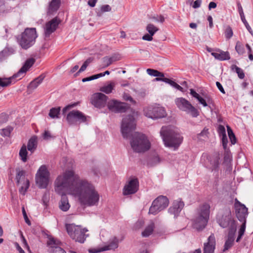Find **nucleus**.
I'll return each mask as SVG.
<instances>
[{
    "label": "nucleus",
    "instance_id": "nucleus-24",
    "mask_svg": "<svg viewBox=\"0 0 253 253\" xmlns=\"http://www.w3.org/2000/svg\"><path fill=\"white\" fill-rule=\"evenodd\" d=\"M155 81H163L164 82L167 84H169L171 86H173V87L176 88L177 89L181 91H183V88L180 86L179 84H178L177 83L174 82V81L166 78H156L154 79Z\"/></svg>",
    "mask_w": 253,
    "mask_h": 253
},
{
    "label": "nucleus",
    "instance_id": "nucleus-7",
    "mask_svg": "<svg viewBox=\"0 0 253 253\" xmlns=\"http://www.w3.org/2000/svg\"><path fill=\"white\" fill-rule=\"evenodd\" d=\"M38 37L36 28H26L18 40V43L21 47L27 49L33 46Z\"/></svg>",
    "mask_w": 253,
    "mask_h": 253
},
{
    "label": "nucleus",
    "instance_id": "nucleus-37",
    "mask_svg": "<svg viewBox=\"0 0 253 253\" xmlns=\"http://www.w3.org/2000/svg\"><path fill=\"white\" fill-rule=\"evenodd\" d=\"M60 242L56 239L54 238L53 237H48L47 244L51 247L55 248V249L56 247H58L57 246H58Z\"/></svg>",
    "mask_w": 253,
    "mask_h": 253
},
{
    "label": "nucleus",
    "instance_id": "nucleus-43",
    "mask_svg": "<svg viewBox=\"0 0 253 253\" xmlns=\"http://www.w3.org/2000/svg\"><path fill=\"white\" fill-rule=\"evenodd\" d=\"M208 129L204 128L200 133L198 134V138L201 140H205L208 137Z\"/></svg>",
    "mask_w": 253,
    "mask_h": 253
},
{
    "label": "nucleus",
    "instance_id": "nucleus-2",
    "mask_svg": "<svg viewBox=\"0 0 253 253\" xmlns=\"http://www.w3.org/2000/svg\"><path fill=\"white\" fill-rule=\"evenodd\" d=\"M135 128L136 122L133 115L123 118L121 125L123 136L128 138L131 136L130 143L133 150L137 153L144 152L150 148V142L144 134L133 132Z\"/></svg>",
    "mask_w": 253,
    "mask_h": 253
},
{
    "label": "nucleus",
    "instance_id": "nucleus-29",
    "mask_svg": "<svg viewBox=\"0 0 253 253\" xmlns=\"http://www.w3.org/2000/svg\"><path fill=\"white\" fill-rule=\"evenodd\" d=\"M60 0H52L49 4L48 13H52L56 11L59 7Z\"/></svg>",
    "mask_w": 253,
    "mask_h": 253
},
{
    "label": "nucleus",
    "instance_id": "nucleus-10",
    "mask_svg": "<svg viewBox=\"0 0 253 253\" xmlns=\"http://www.w3.org/2000/svg\"><path fill=\"white\" fill-rule=\"evenodd\" d=\"M174 102L177 107L180 110L186 112L194 118L199 116V113L197 109L185 98L183 97L176 98Z\"/></svg>",
    "mask_w": 253,
    "mask_h": 253
},
{
    "label": "nucleus",
    "instance_id": "nucleus-59",
    "mask_svg": "<svg viewBox=\"0 0 253 253\" xmlns=\"http://www.w3.org/2000/svg\"><path fill=\"white\" fill-rule=\"evenodd\" d=\"M237 4H238V11H239L240 17H242L245 16L244 12H243V8H242L241 4L239 2H238Z\"/></svg>",
    "mask_w": 253,
    "mask_h": 253
},
{
    "label": "nucleus",
    "instance_id": "nucleus-39",
    "mask_svg": "<svg viewBox=\"0 0 253 253\" xmlns=\"http://www.w3.org/2000/svg\"><path fill=\"white\" fill-rule=\"evenodd\" d=\"M231 68L233 71H234L236 72V73L238 74V77L240 79H243L244 78L245 74L243 70L241 68L235 65H232Z\"/></svg>",
    "mask_w": 253,
    "mask_h": 253
},
{
    "label": "nucleus",
    "instance_id": "nucleus-62",
    "mask_svg": "<svg viewBox=\"0 0 253 253\" xmlns=\"http://www.w3.org/2000/svg\"><path fill=\"white\" fill-rule=\"evenodd\" d=\"M15 247L19 252V253H25L24 250L21 248L19 245L17 243L14 244Z\"/></svg>",
    "mask_w": 253,
    "mask_h": 253
},
{
    "label": "nucleus",
    "instance_id": "nucleus-16",
    "mask_svg": "<svg viewBox=\"0 0 253 253\" xmlns=\"http://www.w3.org/2000/svg\"><path fill=\"white\" fill-rule=\"evenodd\" d=\"M91 100L92 104L94 106L101 108L106 105L108 97L102 93L97 92L92 95Z\"/></svg>",
    "mask_w": 253,
    "mask_h": 253
},
{
    "label": "nucleus",
    "instance_id": "nucleus-48",
    "mask_svg": "<svg viewBox=\"0 0 253 253\" xmlns=\"http://www.w3.org/2000/svg\"><path fill=\"white\" fill-rule=\"evenodd\" d=\"M241 19L242 21L243 22V23L244 24L245 26H246L247 29L249 32V33L252 35H253V30H252L251 27L249 25V24L247 22V21H246V20L245 19V16L242 17H241Z\"/></svg>",
    "mask_w": 253,
    "mask_h": 253
},
{
    "label": "nucleus",
    "instance_id": "nucleus-56",
    "mask_svg": "<svg viewBox=\"0 0 253 253\" xmlns=\"http://www.w3.org/2000/svg\"><path fill=\"white\" fill-rule=\"evenodd\" d=\"M152 36H153V35H151L150 34H147L144 35L142 37V39L145 41H151L153 40Z\"/></svg>",
    "mask_w": 253,
    "mask_h": 253
},
{
    "label": "nucleus",
    "instance_id": "nucleus-61",
    "mask_svg": "<svg viewBox=\"0 0 253 253\" xmlns=\"http://www.w3.org/2000/svg\"><path fill=\"white\" fill-rule=\"evenodd\" d=\"M216 85L217 87V88H218V89L222 93H225V92L224 91V89L223 88V87H222V85L221 84L218 82H216Z\"/></svg>",
    "mask_w": 253,
    "mask_h": 253
},
{
    "label": "nucleus",
    "instance_id": "nucleus-44",
    "mask_svg": "<svg viewBox=\"0 0 253 253\" xmlns=\"http://www.w3.org/2000/svg\"><path fill=\"white\" fill-rule=\"evenodd\" d=\"M13 128L11 127L8 126L5 128H3L1 130L0 132V134L2 136H9L11 132L12 131Z\"/></svg>",
    "mask_w": 253,
    "mask_h": 253
},
{
    "label": "nucleus",
    "instance_id": "nucleus-1",
    "mask_svg": "<svg viewBox=\"0 0 253 253\" xmlns=\"http://www.w3.org/2000/svg\"><path fill=\"white\" fill-rule=\"evenodd\" d=\"M54 189L62 196L59 207L64 211L70 207L66 194L74 197L84 207L97 206L99 201V194L94 185L73 169L66 170L58 176L54 182Z\"/></svg>",
    "mask_w": 253,
    "mask_h": 253
},
{
    "label": "nucleus",
    "instance_id": "nucleus-40",
    "mask_svg": "<svg viewBox=\"0 0 253 253\" xmlns=\"http://www.w3.org/2000/svg\"><path fill=\"white\" fill-rule=\"evenodd\" d=\"M146 30L149 34L153 36L159 30V29L152 24H148L146 27Z\"/></svg>",
    "mask_w": 253,
    "mask_h": 253
},
{
    "label": "nucleus",
    "instance_id": "nucleus-63",
    "mask_svg": "<svg viewBox=\"0 0 253 253\" xmlns=\"http://www.w3.org/2000/svg\"><path fill=\"white\" fill-rule=\"evenodd\" d=\"M54 253H66L65 251L60 247H56Z\"/></svg>",
    "mask_w": 253,
    "mask_h": 253
},
{
    "label": "nucleus",
    "instance_id": "nucleus-18",
    "mask_svg": "<svg viewBox=\"0 0 253 253\" xmlns=\"http://www.w3.org/2000/svg\"><path fill=\"white\" fill-rule=\"evenodd\" d=\"M60 20L57 18H54L50 21L47 22L44 27V34L46 37H48L50 35L54 32L57 29Z\"/></svg>",
    "mask_w": 253,
    "mask_h": 253
},
{
    "label": "nucleus",
    "instance_id": "nucleus-26",
    "mask_svg": "<svg viewBox=\"0 0 253 253\" xmlns=\"http://www.w3.org/2000/svg\"><path fill=\"white\" fill-rule=\"evenodd\" d=\"M190 94L194 98L197 99L199 102L204 107L208 106L206 100L201 97L198 93H197L193 89H190Z\"/></svg>",
    "mask_w": 253,
    "mask_h": 253
},
{
    "label": "nucleus",
    "instance_id": "nucleus-52",
    "mask_svg": "<svg viewBox=\"0 0 253 253\" xmlns=\"http://www.w3.org/2000/svg\"><path fill=\"white\" fill-rule=\"evenodd\" d=\"M218 131L220 136L226 135L225 127L223 126L220 125L219 126Z\"/></svg>",
    "mask_w": 253,
    "mask_h": 253
},
{
    "label": "nucleus",
    "instance_id": "nucleus-21",
    "mask_svg": "<svg viewBox=\"0 0 253 253\" xmlns=\"http://www.w3.org/2000/svg\"><path fill=\"white\" fill-rule=\"evenodd\" d=\"M127 108L128 106L126 104L112 100V112H123L126 111Z\"/></svg>",
    "mask_w": 253,
    "mask_h": 253
},
{
    "label": "nucleus",
    "instance_id": "nucleus-9",
    "mask_svg": "<svg viewBox=\"0 0 253 253\" xmlns=\"http://www.w3.org/2000/svg\"><path fill=\"white\" fill-rule=\"evenodd\" d=\"M50 172L45 165L41 166L35 176L36 183L40 188H46L50 181Z\"/></svg>",
    "mask_w": 253,
    "mask_h": 253
},
{
    "label": "nucleus",
    "instance_id": "nucleus-4",
    "mask_svg": "<svg viewBox=\"0 0 253 253\" xmlns=\"http://www.w3.org/2000/svg\"><path fill=\"white\" fill-rule=\"evenodd\" d=\"M210 208L208 203L201 205L197 208L193 223V227L196 230H202L206 226L209 219Z\"/></svg>",
    "mask_w": 253,
    "mask_h": 253
},
{
    "label": "nucleus",
    "instance_id": "nucleus-41",
    "mask_svg": "<svg viewBox=\"0 0 253 253\" xmlns=\"http://www.w3.org/2000/svg\"><path fill=\"white\" fill-rule=\"evenodd\" d=\"M109 250V246H104L102 248L97 247L92 248L88 250V252L90 253H98L101 252H103L106 250Z\"/></svg>",
    "mask_w": 253,
    "mask_h": 253
},
{
    "label": "nucleus",
    "instance_id": "nucleus-38",
    "mask_svg": "<svg viewBox=\"0 0 253 253\" xmlns=\"http://www.w3.org/2000/svg\"><path fill=\"white\" fill-rule=\"evenodd\" d=\"M246 221H244V222H243L242 224L241 225L239 231H238V236L236 239V242H238L240 241L241 239L242 238V236L244 235L245 230H246Z\"/></svg>",
    "mask_w": 253,
    "mask_h": 253
},
{
    "label": "nucleus",
    "instance_id": "nucleus-36",
    "mask_svg": "<svg viewBox=\"0 0 253 253\" xmlns=\"http://www.w3.org/2000/svg\"><path fill=\"white\" fill-rule=\"evenodd\" d=\"M235 50L239 55H243L245 53V49L243 44L239 41L236 42Z\"/></svg>",
    "mask_w": 253,
    "mask_h": 253
},
{
    "label": "nucleus",
    "instance_id": "nucleus-31",
    "mask_svg": "<svg viewBox=\"0 0 253 253\" xmlns=\"http://www.w3.org/2000/svg\"><path fill=\"white\" fill-rule=\"evenodd\" d=\"M27 154L26 146L25 145H23L21 147L19 153L20 159L23 162H26L27 161Z\"/></svg>",
    "mask_w": 253,
    "mask_h": 253
},
{
    "label": "nucleus",
    "instance_id": "nucleus-51",
    "mask_svg": "<svg viewBox=\"0 0 253 253\" xmlns=\"http://www.w3.org/2000/svg\"><path fill=\"white\" fill-rule=\"evenodd\" d=\"M121 58L122 57L120 54L119 53H114L112 55V62L120 60Z\"/></svg>",
    "mask_w": 253,
    "mask_h": 253
},
{
    "label": "nucleus",
    "instance_id": "nucleus-5",
    "mask_svg": "<svg viewBox=\"0 0 253 253\" xmlns=\"http://www.w3.org/2000/svg\"><path fill=\"white\" fill-rule=\"evenodd\" d=\"M35 61L34 59L29 58L25 61L24 65L21 68L19 71L12 77L8 78H2L0 77V86L6 87L11 84L13 82L15 83V81H14V79L17 78H18V80L21 79L32 66Z\"/></svg>",
    "mask_w": 253,
    "mask_h": 253
},
{
    "label": "nucleus",
    "instance_id": "nucleus-12",
    "mask_svg": "<svg viewBox=\"0 0 253 253\" xmlns=\"http://www.w3.org/2000/svg\"><path fill=\"white\" fill-rule=\"evenodd\" d=\"M16 182L19 187V192L24 195L30 186L29 180L26 177V171L20 169L16 170Z\"/></svg>",
    "mask_w": 253,
    "mask_h": 253
},
{
    "label": "nucleus",
    "instance_id": "nucleus-28",
    "mask_svg": "<svg viewBox=\"0 0 253 253\" xmlns=\"http://www.w3.org/2000/svg\"><path fill=\"white\" fill-rule=\"evenodd\" d=\"M161 161V158L157 154L151 156L148 160V165L151 167L159 164Z\"/></svg>",
    "mask_w": 253,
    "mask_h": 253
},
{
    "label": "nucleus",
    "instance_id": "nucleus-58",
    "mask_svg": "<svg viewBox=\"0 0 253 253\" xmlns=\"http://www.w3.org/2000/svg\"><path fill=\"white\" fill-rule=\"evenodd\" d=\"M202 3V0H196L194 1L193 4L192 5V7L194 8H197L200 7Z\"/></svg>",
    "mask_w": 253,
    "mask_h": 253
},
{
    "label": "nucleus",
    "instance_id": "nucleus-13",
    "mask_svg": "<svg viewBox=\"0 0 253 253\" xmlns=\"http://www.w3.org/2000/svg\"><path fill=\"white\" fill-rule=\"evenodd\" d=\"M66 120L69 125H76L85 122L86 117L82 112L74 110L70 111L66 115Z\"/></svg>",
    "mask_w": 253,
    "mask_h": 253
},
{
    "label": "nucleus",
    "instance_id": "nucleus-15",
    "mask_svg": "<svg viewBox=\"0 0 253 253\" xmlns=\"http://www.w3.org/2000/svg\"><path fill=\"white\" fill-rule=\"evenodd\" d=\"M139 182L137 178H132L128 180L123 189V194L129 195L135 193L138 190Z\"/></svg>",
    "mask_w": 253,
    "mask_h": 253
},
{
    "label": "nucleus",
    "instance_id": "nucleus-8",
    "mask_svg": "<svg viewBox=\"0 0 253 253\" xmlns=\"http://www.w3.org/2000/svg\"><path fill=\"white\" fill-rule=\"evenodd\" d=\"M66 228L68 234L73 240L81 243L84 242L87 236V235L85 234L88 231L87 229L73 223L66 224Z\"/></svg>",
    "mask_w": 253,
    "mask_h": 253
},
{
    "label": "nucleus",
    "instance_id": "nucleus-60",
    "mask_svg": "<svg viewBox=\"0 0 253 253\" xmlns=\"http://www.w3.org/2000/svg\"><path fill=\"white\" fill-rule=\"evenodd\" d=\"M110 10V6L109 5H103L101 7V11L102 12L108 11Z\"/></svg>",
    "mask_w": 253,
    "mask_h": 253
},
{
    "label": "nucleus",
    "instance_id": "nucleus-34",
    "mask_svg": "<svg viewBox=\"0 0 253 253\" xmlns=\"http://www.w3.org/2000/svg\"><path fill=\"white\" fill-rule=\"evenodd\" d=\"M219 158L218 156L212 157L211 158L210 163L211 166L210 168L212 170L218 168L219 165Z\"/></svg>",
    "mask_w": 253,
    "mask_h": 253
},
{
    "label": "nucleus",
    "instance_id": "nucleus-20",
    "mask_svg": "<svg viewBox=\"0 0 253 253\" xmlns=\"http://www.w3.org/2000/svg\"><path fill=\"white\" fill-rule=\"evenodd\" d=\"M215 244V237L213 234H211L208 239V242L204 244V253H213Z\"/></svg>",
    "mask_w": 253,
    "mask_h": 253
},
{
    "label": "nucleus",
    "instance_id": "nucleus-46",
    "mask_svg": "<svg viewBox=\"0 0 253 253\" xmlns=\"http://www.w3.org/2000/svg\"><path fill=\"white\" fill-rule=\"evenodd\" d=\"M233 33L231 28L229 26H228L226 28L225 31V38L227 39H230L233 36Z\"/></svg>",
    "mask_w": 253,
    "mask_h": 253
},
{
    "label": "nucleus",
    "instance_id": "nucleus-49",
    "mask_svg": "<svg viewBox=\"0 0 253 253\" xmlns=\"http://www.w3.org/2000/svg\"><path fill=\"white\" fill-rule=\"evenodd\" d=\"M120 240L116 237H114L112 239V250H115L118 247Z\"/></svg>",
    "mask_w": 253,
    "mask_h": 253
},
{
    "label": "nucleus",
    "instance_id": "nucleus-35",
    "mask_svg": "<svg viewBox=\"0 0 253 253\" xmlns=\"http://www.w3.org/2000/svg\"><path fill=\"white\" fill-rule=\"evenodd\" d=\"M60 110L59 107L51 108L49 113V116L52 119L58 118Z\"/></svg>",
    "mask_w": 253,
    "mask_h": 253
},
{
    "label": "nucleus",
    "instance_id": "nucleus-53",
    "mask_svg": "<svg viewBox=\"0 0 253 253\" xmlns=\"http://www.w3.org/2000/svg\"><path fill=\"white\" fill-rule=\"evenodd\" d=\"M42 137L44 139L48 140L52 138V136L49 131L45 130L43 133L42 134Z\"/></svg>",
    "mask_w": 253,
    "mask_h": 253
},
{
    "label": "nucleus",
    "instance_id": "nucleus-42",
    "mask_svg": "<svg viewBox=\"0 0 253 253\" xmlns=\"http://www.w3.org/2000/svg\"><path fill=\"white\" fill-rule=\"evenodd\" d=\"M227 132L229 137L230 139L231 142L232 144H234L236 142V139L234 134L231 128L228 126H227Z\"/></svg>",
    "mask_w": 253,
    "mask_h": 253
},
{
    "label": "nucleus",
    "instance_id": "nucleus-6",
    "mask_svg": "<svg viewBox=\"0 0 253 253\" xmlns=\"http://www.w3.org/2000/svg\"><path fill=\"white\" fill-rule=\"evenodd\" d=\"M217 222L222 228H228L229 231H236L237 225L229 209L221 210L216 217Z\"/></svg>",
    "mask_w": 253,
    "mask_h": 253
},
{
    "label": "nucleus",
    "instance_id": "nucleus-55",
    "mask_svg": "<svg viewBox=\"0 0 253 253\" xmlns=\"http://www.w3.org/2000/svg\"><path fill=\"white\" fill-rule=\"evenodd\" d=\"M121 1L122 0H113V7L115 9L117 10L118 7L122 6Z\"/></svg>",
    "mask_w": 253,
    "mask_h": 253
},
{
    "label": "nucleus",
    "instance_id": "nucleus-64",
    "mask_svg": "<svg viewBox=\"0 0 253 253\" xmlns=\"http://www.w3.org/2000/svg\"><path fill=\"white\" fill-rule=\"evenodd\" d=\"M144 224V222L142 220L137 221L135 224V228L139 229L141 228Z\"/></svg>",
    "mask_w": 253,
    "mask_h": 253
},
{
    "label": "nucleus",
    "instance_id": "nucleus-32",
    "mask_svg": "<svg viewBox=\"0 0 253 253\" xmlns=\"http://www.w3.org/2000/svg\"><path fill=\"white\" fill-rule=\"evenodd\" d=\"M154 227V223H151L145 228V230L142 232V236L144 237H147L150 235L153 231Z\"/></svg>",
    "mask_w": 253,
    "mask_h": 253
},
{
    "label": "nucleus",
    "instance_id": "nucleus-3",
    "mask_svg": "<svg viewBox=\"0 0 253 253\" xmlns=\"http://www.w3.org/2000/svg\"><path fill=\"white\" fill-rule=\"evenodd\" d=\"M160 134L165 146L174 150L178 149L183 141V137L172 126H162Z\"/></svg>",
    "mask_w": 253,
    "mask_h": 253
},
{
    "label": "nucleus",
    "instance_id": "nucleus-25",
    "mask_svg": "<svg viewBox=\"0 0 253 253\" xmlns=\"http://www.w3.org/2000/svg\"><path fill=\"white\" fill-rule=\"evenodd\" d=\"M38 143V138L36 136H33L29 140L27 148L29 151L33 153L36 149Z\"/></svg>",
    "mask_w": 253,
    "mask_h": 253
},
{
    "label": "nucleus",
    "instance_id": "nucleus-30",
    "mask_svg": "<svg viewBox=\"0 0 253 253\" xmlns=\"http://www.w3.org/2000/svg\"><path fill=\"white\" fill-rule=\"evenodd\" d=\"M45 76L43 75H40L39 77L33 81L30 84V86L33 89L37 87L42 82Z\"/></svg>",
    "mask_w": 253,
    "mask_h": 253
},
{
    "label": "nucleus",
    "instance_id": "nucleus-17",
    "mask_svg": "<svg viewBox=\"0 0 253 253\" xmlns=\"http://www.w3.org/2000/svg\"><path fill=\"white\" fill-rule=\"evenodd\" d=\"M235 211L237 217L239 220L244 222L248 215V209L246 206L239 201L235 203Z\"/></svg>",
    "mask_w": 253,
    "mask_h": 253
},
{
    "label": "nucleus",
    "instance_id": "nucleus-54",
    "mask_svg": "<svg viewBox=\"0 0 253 253\" xmlns=\"http://www.w3.org/2000/svg\"><path fill=\"white\" fill-rule=\"evenodd\" d=\"M123 98L125 100L129 101V102H132V103L135 102V101L133 100V98L128 94L124 93L123 95Z\"/></svg>",
    "mask_w": 253,
    "mask_h": 253
},
{
    "label": "nucleus",
    "instance_id": "nucleus-27",
    "mask_svg": "<svg viewBox=\"0 0 253 253\" xmlns=\"http://www.w3.org/2000/svg\"><path fill=\"white\" fill-rule=\"evenodd\" d=\"M110 73L109 71H106L105 72H103V73H100L99 74L94 75H92V76L88 77L83 78L82 79V82H85L90 81H92L93 80L97 79L99 78L105 76L106 75H110Z\"/></svg>",
    "mask_w": 253,
    "mask_h": 253
},
{
    "label": "nucleus",
    "instance_id": "nucleus-50",
    "mask_svg": "<svg viewBox=\"0 0 253 253\" xmlns=\"http://www.w3.org/2000/svg\"><path fill=\"white\" fill-rule=\"evenodd\" d=\"M221 139H222V145L223 147V148L224 150H226L227 147V143H228V139L226 135H223L221 136Z\"/></svg>",
    "mask_w": 253,
    "mask_h": 253
},
{
    "label": "nucleus",
    "instance_id": "nucleus-57",
    "mask_svg": "<svg viewBox=\"0 0 253 253\" xmlns=\"http://www.w3.org/2000/svg\"><path fill=\"white\" fill-rule=\"evenodd\" d=\"M22 213H23V216H24L25 222L28 225H30L31 224L30 221V220H29V219L28 218V216L27 215V214H26V211H25V210L24 209V208H22Z\"/></svg>",
    "mask_w": 253,
    "mask_h": 253
},
{
    "label": "nucleus",
    "instance_id": "nucleus-23",
    "mask_svg": "<svg viewBox=\"0 0 253 253\" xmlns=\"http://www.w3.org/2000/svg\"><path fill=\"white\" fill-rule=\"evenodd\" d=\"M235 232L236 231H229L227 239L224 246L223 252L227 251L233 245Z\"/></svg>",
    "mask_w": 253,
    "mask_h": 253
},
{
    "label": "nucleus",
    "instance_id": "nucleus-19",
    "mask_svg": "<svg viewBox=\"0 0 253 253\" xmlns=\"http://www.w3.org/2000/svg\"><path fill=\"white\" fill-rule=\"evenodd\" d=\"M184 207V203L180 200L173 202L172 206L169 209V212L173 215L174 218L176 217Z\"/></svg>",
    "mask_w": 253,
    "mask_h": 253
},
{
    "label": "nucleus",
    "instance_id": "nucleus-11",
    "mask_svg": "<svg viewBox=\"0 0 253 253\" xmlns=\"http://www.w3.org/2000/svg\"><path fill=\"white\" fill-rule=\"evenodd\" d=\"M168 199L164 196H160L152 203L149 211V213L156 215L160 211L166 209L169 205Z\"/></svg>",
    "mask_w": 253,
    "mask_h": 253
},
{
    "label": "nucleus",
    "instance_id": "nucleus-45",
    "mask_svg": "<svg viewBox=\"0 0 253 253\" xmlns=\"http://www.w3.org/2000/svg\"><path fill=\"white\" fill-rule=\"evenodd\" d=\"M100 91L106 94L110 93L111 92V83L100 87Z\"/></svg>",
    "mask_w": 253,
    "mask_h": 253
},
{
    "label": "nucleus",
    "instance_id": "nucleus-47",
    "mask_svg": "<svg viewBox=\"0 0 253 253\" xmlns=\"http://www.w3.org/2000/svg\"><path fill=\"white\" fill-rule=\"evenodd\" d=\"M225 150L224 153V162L227 163H230L232 160V157L231 153L229 152L228 150L226 149Z\"/></svg>",
    "mask_w": 253,
    "mask_h": 253
},
{
    "label": "nucleus",
    "instance_id": "nucleus-14",
    "mask_svg": "<svg viewBox=\"0 0 253 253\" xmlns=\"http://www.w3.org/2000/svg\"><path fill=\"white\" fill-rule=\"evenodd\" d=\"M144 115L152 119L165 117L167 113L164 108L160 106H149L144 110Z\"/></svg>",
    "mask_w": 253,
    "mask_h": 253
},
{
    "label": "nucleus",
    "instance_id": "nucleus-33",
    "mask_svg": "<svg viewBox=\"0 0 253 253\" xmlns=\"http://www.w3.org/2000/svg\"><path fill=\"white\" fill-rule=\"evenodd\" d=\"M147 73L153 77H156L157 78H164V74L158 70L152 69H147L146 70Z\"/></svg>",
    "mask_w": 253,
    "mask_h": 253
},
{
    "label": "nucleus",
    "instance_id": "nucleus-22",
    "mask_svg": "<svg viewBox=\"0 0 253 253\" xmlns=\"http://www.w3.org/2000/svg\"><path fill=\"white\" fill-rule=\"evenodd\" d=\"M211 54L216 59L219 60H229L230 58L229 53L228 51H224L218 50L215 52H211Z\"/></svg>",
    "mask_w": 253,
    "mask_h": 253
}]
</instances>
